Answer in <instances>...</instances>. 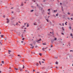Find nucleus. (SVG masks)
Segmentation results:
<instances>
[{"instance_id":"9d476101","label":"nucleus","mask_w":73,"mask_h":73,"mask_svg":"<svg viewBox=\"0 0 73 73\" xmlns=\"http://www.w3.org/2000/svg\"><path fill=\"white\" fill-rule=\"evenodd\" d=\"M62 11H64V9H63V7H62Z\"/></svg>"},{"instance_id":"f8f14e48","label":"nucleus","mask_w":73,"mask_h":73,"mask_svg":"<svg viewBox=\"0 0 73 73\" xmlns=\"http://www.w3.org/2000/svg\"><path fill=\"white\" fill-rule=\"evenodd\" d=\"M42 50H43L45 51V50L44 49V48H42Z\"/></svg>"},{"instance_id":"bf43d9fd","label":"nucleus","mask_w":73,"mask_h":73,"mask_svg":"<svg viewBox=\"0 0 73 73\" xmlns=\"http://www.w3.org/2000/svg\"><path fill=\"white\" fill-rule=\"evenodd\" d=\"M6 20H9V19H8V18H7V19H6Z\"/></svg>"},{"instance_id":"864d4df0","label":"nucleus","mask_w":73,"mask_h":73,"mask_svg":"<svg viewBox=\"0 0 73 73\" xmlns=\"http://www.w3.org/2000/svg\"><path fill=\"white\" fill-rule=\"evenodd\" d=\"M59 25H61V26H62V25H61V23H59Z\"/></svg>"},{"instance_id":"f03ea898","label":"nucleus","mask_w":73,"mask_h":73,"mask_svg":"<svg viewBox=\"0 0 73 73\" xmlns=\"http://www.w3.org/2000/svg\"><path fill=\"white\" fill-rule=\"evenodd\" d=\"M15 70H17V71H19L18 70H19V69L18 68H15Z\"/></svg>"},{"instance_id":"603ef678","label":"nucleus","mask_w":73,"mask_h":73,"mask_svg":"<svg viewBox=\"0 0 73 73\" xmlns=\"http://www.w3.org/2000/svg\"><path fill=\"white\" fill-rule=\"evenodd\" d=\"M30 45H31V46H33V44H30Z\"/></svg>"},{"instance_id":"a211bd4d","label":"nucleus","mask_w":73,"mask_h":73,"mask_svg":"<svg viewBox=\"0 0 73 73\" xmlns=\"http://www.w3.org/2000/svg\"><path fill=\"white\" fill-rule=\"evenodd\" d=\"M41 38H40L39 40H38V41H41Z\"/></svg>"},{"instance_id":"0eeeda50","label":"nucleus","mask_w":73,"mask_h":73,"mask_svg":"<svg viewBox=\"0 0 73 73\" xmlns=\"http://www.w3.org/2000/svg\"><path fill=\"white\" fill-rule=\"evenodd\" d=\"M9 23V20H8L7 22V23Z\"/></svg>"},{"instance_id":"c03bdc74","label":"nucleus","mask_w":73,"mask_h":73,"mask_svg":"<svg viewBox=\"0 0 73 73\" xmlns=\"http://www.w3.org/2000/svg\"><path fill=\"white\" fill-rule=\"evenodd\" d=\"M8 52H11V51H10V50H8Z\"/></svg>"},{"instance_id":"7c9ffc66","label":"nucleus","mask_w":73,"mask_h":73,"mask_svg":"<svg viewBox=\"0 0 73 73\" xmlns=\"http://www.w3.org/2000/svg\"><path fill=\"white\" fill-rule=\"evenodd\" d=\"M58 13L56 14V16H58Z\"/></svg>"},{"instance_id":"bb28decb","label":"nucleus","mask_w":73,"mask_h":73,"mask_svg":"<svg viewBox=\"0 0 73 73\" xmlns=\"http://www.w3.org/2000/svg\"><path fill=\"white\" fill-rule=\"evenodd\" d=\"M18 68L19 69V70H20V69H21V67H19Z\"/></svg>"},{"instance_id":"f3484780","label":"nucleus","mask_w":73,"mask_h":73,"mask_svg":"<svg viewBox=\"0 0 73 73\" xmlns=\"http://www.w3.org/2000/svg\"><path fill=\"white\" fill-rule=\"evenodd\" d=\"M41 38H40L39 40H38V41H41Z\"/></svg>"},{"instance_id":"e2e57ef3","label":"nucleus","mask_w":73,"mask_h":73,"mask_svg":"<svg viewBox=\"0 0 73 73\" xmlns=\"http://www.w3.org/2000/svg\"><path fill=\"white\" fill-rule=\"evenodd\" d=\"M12 13H13V11H12L11 12Z\"/></svg>"},{"instance_id":"aec40b11","label":"nucleus","mask_w":73,"mask_h":73,"mask_svg":"<svg viewBox=\"0 0 73 73\" xmlns=\"http://www.w3.org/2000/svg\"><path fill=\"white\" fill-rule=\"evenodd\" d=\"M73 34L72 33L70 34V36H72V37H73Z\"/></svg>"},{"instance_id":"423d86ee","label":"nucleus","mask_w":73,"mask_h":73,"mask_svg":"<svg viewBox=\"0 0 73 73\" xmlns=\"http://www.w3.org/2000/svg\"><path fill=\"white\" fill-rule=\"evenodd\" d=\"M18 56H19L20 58H21V56L20 55H18Z\"/></svg>"},{"instance_id":"37998d69","label":"nucleus","mask_w":73,"mask_h":73,"mask_svg":"<svg viewBox=\"0 0 73 73\" xmlns=\"http://www.w3.org/2000/svg\"><path fill=\"white\" fill-rule=\"evenodd\" d=\"M60 5H62V3H60Z\"/></svg>"},{"instance_id":"3c124183","label":"nucleus","mask_w":73,"mask_h":73,"mask_svg":"<svg viewBox=\"0 0 73 73\" xmlns=\"http://www.w3.org/2000/svg\"><path fill=\"white\" fill-rule=\"evenodd\" d=\"M24 39H25L24 38H22L23 40H24Z\"/></svg>"},{"instance_id":"c9c22d12","label":"nucleus","mask_w":73,"mask_h":73,"mask_svg":"<svg viewBox=\"0 0 73 73\" xmlns=\"http://www.w3.org/2000/svg\"><path fill=\"white\" fill-rule=\"evenodd\" d=\"M36 42H39V41H38V40H37V41H36Z\"/></svg>"},{"instance_id":"a18cd8bd","label":"nucleus","mask_w":73,"mask_h":73,"mask_svg":"<svg viewBox=\"0 0 73 73\" xmlns=\"http://www.w3.org/2000/svg\"><path fill=\"white\" fill-rule=\"evenodd\" d=\"M47 48H48V47L44 48V49H47Z\"/></svg>"},{"instance_id":"c85d7f7f","label":"nucleus","mask_w":73,"mask_h":73,"mask_svg":"<svg viewBox=\"0 0 73 73\" xmlns=\"http://www.w3.org/2000/svg\"><path fill=\"white\" fill-rule=\"evenodd\" d=\"M20 70L21 72H22L23 71V69L21 68Z\"/></svg>"},{"instance_id":"338daca9","label":"nucleus","mask_w":73,"mask_h":73,"mask_svg":"<svg viewBox=\"0 0 73 73\" xmlns=\"http://www.w3.org/2000/svg\"><path fill=\"white\" fill-rule=\"evenodd\" d=\"M5 17V15L3 16V17Z\"/></svg>"},{"instance_id":"412c9836","label":"nucleus","mask_w":73,"mask_h":73,"mask_svg":"<svg viewBox=\"0 0 73 73\" xmlns=\"http://www.w3.org/2000/svg\"><path fill=\"white\" fill-rule=\"evenodd\" d=\"M33 11H34V10H31V12H33Z\"/></svg>"},{"instance_id":"680f3d73","label":"nucleus","mask_w":73,"mask_h":73,"mask_svg":"<svg viewBox=\"0 0 73 73\" xmlns=\"http://www.w3.org/2000/svg\"><path fill=\"white\" fill-rule=\"evenodd\" d=\"M42 60H43V61H45V59H42Z\"/></svg>"},{"instance_id":"09e8293b","label":"nucleus","mask_w":73,"mask_h":73,"mask_svg":"<svg viewBox=\"0 0 73 73\" xmlns=\"http://www.w3.org/2000/svg\"><path fill=\"white\" fill-rule=\"evenodd\" d=\"M42 69H45V68L44 67H42Z\"/></svg>"},{"instance_id":"774afa93","label":"nucleus","mask_w":73,"mask_h":73,"mask_svg":"<svg viewBox=\"0 0 73 73\" xmlns=\"http://www.w3.org/2000/svg\"><path fill=\"white\" fill-rule=\"evenodd\" d=\"M36 73H40V72H36Z\"/></svg>"},{"instance_id":"4468645a","label":"nucleus","mask_w":73,"mask_h":73,"mask_svg":"<svg viewBox=\"0 0 73 73\" xmlns=\"http://www.w3.org/2000/svg\"><path fill=\"white\" fill-rule=\"evenodd\" d=\"M66 23H68V22H66V23H65V24L66 25H67V24Z\"/></svg>"},{"instance_id":"cd10ccee","label":"nucleus","mask_w":73,"mask_h":73,"mask_svg":"<svg viewBox=\"0 0 73 73\" xmlns=\"http://www.w3.org/2000/svg\"><path fill=\"white\" fill-rule=\"evenodd\" d=\"M36 66H38V64L37 63L36 64Z\"/></svg>"},{"instance_id":"72a5a7b5","label":"nucleus","mask_w":73,"mask_h":73,"mask_svg":"<svg viewBox=\"0 0 73 73\" xmlns=\"http://www.w3.org/2000/svg\"><path fill=\"white\" fill-rule=\"evenodd\" d=\"M4 37V36L3 35H1V37Z\"/></svg>"},{"instance_id":"f257e3e1","label":"nucleus","mask_w":73,"mask_h":73,"mask_svg":"<svg viewBox=\"0 0 73 73\" xmlns=\"http://www.w3.org/2000/svg\"><path fill=\"white\" fill-rule=\"evenodd\" d=\"M37 7H39V9H41V10H42V9H43V8H41V7H40L38 5V4H37Z\"/></svg>"},{"instance_id":"69168bd1","label":"nucleus","mask_w":73,"mask_h":73,"mask_svg":"<svg viewBox=\"0 0 73 73\" xmlns=\"http://www.w3.org/2000/svg\"><path fill=\"white\" fill-rule=\"evenodd\" d=\"M37 47H38V46H35V48H37Z\"/></svg>"},{"instance_id":"dca6fc26","label":"nucleus","mask_w":73,"mask_h":73,"mask_svg":"<svg viewBox=\"0 0 73 73\" xmlns=\"http://www.w3.org/2000/svg\"><path fill=\"white\" fill-rule=\"evenodd\" d=\"M62 29L63 31H64V27H62Z\"/></svg>"},{"instance_id":"58836bf2","label":"nucleus","mask_w":73,"mask_h":73,"mask_svg":"<svg viewBox=\"0 0 73 73\" xmlns=\"http://www.w3.org/2000/svg\"><path fill=\"white\" fill-rule=\"evenodd\" d=\"M46 20L47 21V22H48V19H46Z\"/></svg>"},{"instance_id":"052dcab7","label":"nucleus","mask_w":73,"mask_h":73,"mask_svg":"<svg viewBox=\"0 0 73 73\" xmlns=\"http://www.w3.org/2000/svg\"><path fill=\"white\" fill-rule=\"evenodd\" d=\"M15 72H18V71H17V70H15Z\"/></svg>"},{"instance_id":"0e129e2a","label":"nucleus","mask_w":73,"mask_h":73,"mask_svg":"<svg viewBox=\"0 0 73 73\" xmlns=\"http://www.w3.org/2000/svg\"><path fill=\"white\" fill-rule=\"evenodd\" d=\"M27 29V28H24V29Z\"/></svg>"},{"instance_id":"7ed1b4c3","label":"nucleus","mask_w":73,"mask_h":73,"mask_svg":"<svg viewBox=\"0 0 73 73\" xmlns=\"http://www.w3.org/2000/svg\"><path fill=\"white\" fill-rule=\"evenodd\" d=\"M9 56H10L11 58H12V57H13V55H9Z\"/></svg>"},{"instance_id":"5701e85b","label":"nucleus","mask_w":73,"mask_h":73,"mask_svg":"<svg viewBox=\"0 0 73 73\" xmlns=\"http://www.w3.org/2000/svg\"><path fill=\"white\" fill-rule=\"evenodd\" d=\"M50 9H48V11H49V12H50Z\"/></svg>"},{"instance_id":"2eb2a0df","label":"nucleus","mask_w":73,"mask_h":73,"mask_svg":"<svg viewBox=\"0 0 73 73\" xmlns=\"http://www.w3.org/2000/svg\"><path fill=\"white\" fill-rule=\"evenodd\" d=\"M34 48V46H33L31 47V49H33Z\"/></svg>"},{"instance_id":"a878e982","label":"nucleus","mask_w":73,"mask_h":73,"mask_svg":"<svg viewBox=\"0 0 73 73\" xmlns=\"http://www.w3.org/2000/svg\"><path fill=\"white\" fill-rule=\"evenodd\" d=\"M73 14L72 13V14L71 15V17H73Z\"/></svg>"},{"instance_id":"6e6552de","label":"nucleus","mask_w":73,"mask_h":73,"mask_svg":"<svg viewBox=\"0 0 73 73\" xmlns=\"http://www.w3.org/2000/svg\"><path fill=\"white\" fill-rule=\"evenodd\" d=\"M11 20H13V19H15V18H14V17H13L12 18H11Z\"/></svg>"},{"instance_id":"5fc2aeb1","label":"nucleus","mask_w":73,"mask_h":73,"mask_svg":"<svg viewBox=\"0 0 73 73\" xmlns=\"http://www.w3.org/2000/svg\"><path fill=\"white\" fill-rule=\"evenodd\" d=\"M22 37H23V34L22 35Z\"/></svg>"},{"instance_id":"a19ab883","label":"nucleus","mask_w":73,"mask_h":73,"mask_svg":"<svg viewBox=\"0 0 73 73\" xmlns=\"http://www.w3.org/2000/svg\"><path fill=\"white\" fill-rule=\"evenodd\" d=\"M43 45H46V44H45V43H43Z\"/></svg>"},{"instance_id":"6ab92c4d","label":"nucleus","mask_w":73,"mask_h":73,"mask_svg":"<svg viewBox=\"0 0 73 73\" xmlns=\"http://www.w3.org/2000/svg\"><path fill=\"white\" fill-rule=\"evenodd\" d=\"M54 40H57V38H55L54 39Z\"/></svg>"},{"instance_id":"4c0bfd02","label":"nucleus","mask_w":73,"mask_h":73,"mask_svg":"<svg viewBox=\"0 0 73 73\" xmlns=\"http://www.w3.org/2000/svg\"><path fill=\"white\" fill-rule=\"evenodd\" d=\"M24 68H25V67H24V66L23 65V69H24Z\"/></svg>"},{"instance_id":"8fccbe9b","label":"nucleus","mask_w":73,"mask_h":73,"mask_svg":"<svg viewBox=\"0 0 73 73\" xmlns=\"http://www.w3.org/2000/svg\"><path fill=\"white\" fill-rule=\"evenodd\" d=\"M69 28H70V29H72V28H71V27H69Z\"/></svg>"},{"instance_id":"b1692460","label":"nucleus","mask_w":73,"mask_h":73,"mask_svg":"<svg viewBox=\"0 0 73 73\" xmlns=\"http://www.w3.org/2000/svg\"><path fill=\"white\" fill-rule=\"evenodd\" d=\"M39 55H40V56H42V54L39 53Z\"/></svg>"},{"instance_id":"c756f323","label":"nucleus","mask_w":73,"mask_h":73,"mask_svg":"<svg viewBox=\"0 0 73 73\" xmlns=\"http://www.w3.org/2000/svg\"><path fill=\"white\" fill-rule=\"evenodd\" d=\"M24 5V4L23 3H22L21 5V6H23Z\"/></svg>"},{"instance_id":"2f4dec72","label":"nucleus","mask_w":73,"mask_h":73,"mask_svg":"<svg viewBox=\"0 0 73 73\" xmlns=\"http://www.w3.org/2000/svg\"><path fill=\"white\" fill-rule=\"evenodd\" d=\"M62 26H64V23H62Z\"/></svg>"},{"instance_id":"6e6d98bb","label":"nucleus","mask_w":73,"mask_h":73,"mask_svg":"<svg viewBox=\"0 0 73 73\" xmlns=\"http://www.w3.org/2000/svg\"><path fill=\"white\" fill-rule=\"evenodd\" d=\"M71 19L72 20H73V18H71Z\"/></svg>"},{"instance_id":"1a4fd4ad","label":"nucleus","mask_w":73,"mask_h":73,"mask_svg":"<svg viewBox=\"0 0 73 73\" xmlns=\"http://www.w3.org/2000/svg\"><path fill=\"white\" fill-rule=\"evenodd\" d=\"M55 63H56V64H57H57H58V62H56Z\"/></svg>"},{"instance_id":"4d7b16f0","label":"nucleus","mask_w":73,"mask_h":73,"mask_svg":"<svg viewBox=\"0 0 73 73\" xmlns=\"http://www.w3.org/2000/svg\"><path fill=\"white\" fill-rule=\"evenodd\" d=\"M33 1H34V2H35V1H33Z\"/></svg>"},{"instance_id":"393cba45","label":"nucleus","mask_w":73,"mask_h":73,"mask_svg":"<svg viewBox=\"0 0 73 73\" xmlns=\"http://www.w3.org/2000/svg\"><path fill=\"white\" fill-rule=\"evenodd\" d=\"M39 63L40 65H41V62H40V61H39Z\"/></svg>"},{"instance_id":"473e14b6","label":"nucleus","mask_w":73,"mask_h":73,"mask_svg":"<svg viewBox=\"0 0 73 73\" xmlns=\"http://www.w3.org/2000/svg\"><path fill=\"white\" fill-rule=\"evenodd\" d=\"M25 71L26 72H28V70H25Z\"/></svg>"},{"instance_id":"9b49d317","label":"nucleus","mask_w":73,"mask_h":73,"mask_svg":"<svg viewBox=\"0 0 73 73\" xmlns=\"http://www.w3.org/2000/svg\"><path fill=\"white\" fill-rule=\"evenodd\" d=\"M37 25V24H36V23H34V25Z\"/></svg>"},{"instance_id":"e433bc0d","label":"nucleus","mask_w":73,"mask_h":73,"mask_svg":"<svg viewBox=\"0 0 73 73\" xmlns=\"http://www.w3.org/2000/svg\"><path fill=\"white\" fill-rule=\"evenodd\" d=\"M68 15H70V13H69V12H68Z\"/></svg>"},{"instance_id":"f704fd0d","label":"nucleus","mask_w":73,"mask_h":73,"mask_svg":"<svg viewBox=\"0 0 73 73\" xmlns=\"http://www.w3.org/2000/svg\"><path fill=\"white\" fill-rule=\"evenodd\" d=\"M18 25V23L17 22L16 24V25Z\"/></svg>"},{"instance_id":"49530a36","label":"nucleus","mask_w":73,"mask_h":73,"mask_svg":"<svg viewBox=\"0 0 73 73\" xmlns=\"http://www.w3.org/2000/svg\"><path fill=\"white\" fill-rule=\"evenodd\" d=\"M62 35H64V33H62Z\"/></svg>"},{"instance_id":"ddd939ff","label":"nucleus","mask_w":73,"mask_h":73,"mask_svg":"<svg viewBox=\"0 0 73 73\" xmlns=\"http://www.w3.org/2000/svg\"><path fill=\"white\" fill-rule=\"evenodd\" d=\"M57 10H54V12H57Z\"/></svg>"},{"instance_id":"20e7f679","label":"nucleus","mask_w":73,"mask_h":73,"mask_svg":"<svg viewBox=\"0 0 73 73\" xmlns=\"http://www.w3.org/2000/svg\"><path fill=\"white\" fill-rule=\"evenodd\" d=\"M25 27V26L24 25L23 26L21 27V29H23V28H24V27Z\"/></svg>"},{"instance_id":"79ce46f5","label":"nucleus","mask_w":73,"mask_h":73,"mask_svg":"<svg viewBox=\"0 0 73 73\" xmlns=\"http://www.w3.org/2000/svg\"><path fill=\"white\" fill-rule=\"evenodd\" d=\"M67 19H68V20H70V18H69V17H68V18H67Z\"/></svg>"},{"instance_id":"39448f33","label":"nucleus","mask_w":73,"mask_h":73,"mask_svg":"<svg viewBox=\"0 0 73 73\" xmlns=\"http://www.w3.org/2000/svg\"><path fill=\"white\" fill-rule=\"evenodd\" d=\"M29 26V23L27 24V27H28Z\"/></svg>"},{"instance_id":"13d9d810","label":"nucleus","mask_w":73,"mask_h":73,"mask_svg":"<svg viewBox=\"0 0 73 73\" xmlns=\"http://www.w3.org/2000/svg\"><path fill=\"white\" fill-rule=\"evenodd\" d=\"M70 52H73V51L72 50H70Z\"/></svg>"},{"instance_id":"ea45409f","label":"nucleus","mask_w":73,"mask_h":73,"mask_svg":"<svg viewBox=\"0 0 73 73\" xmlns=\"http://www.w3.org/2000/svg\"><path fill=\"white\" fill-rule=\"evenodd\" d=\"M27 23H25V24H24L25 25H26V24H27Z\"/></svg>"},{"instance_id":"de8ad7c7","label":"nucleus","mask_w":73,"mask_h":73,"mask_svg":"<svg viewBox=\"0 0 73 73\" xmlns=\"http://www.w3.org/2000/svg\"><path fill=\"white\" fill-rule=\"evenodd\" d=\"M35 70H33V72H35Z\"/></svg>"},{"instance_id":"4be33fe9","label":"nucleus","mask_w":73,"mask_h":73,"mask_svg":"<svg viewBox=\"0 0 73 73\" xmlns=\"http://www.w3.org/2000/svg\"><path fill=\"white\" fill-rule=\"evenodd\" d=\"M2 64H4V61H2Z\"/></svg>"}]
</instances>
